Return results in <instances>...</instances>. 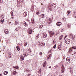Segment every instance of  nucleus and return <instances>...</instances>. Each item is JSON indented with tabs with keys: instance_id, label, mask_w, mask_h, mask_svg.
<instances>
[{
	"instance_id": "nucleus-15",
	"label": "nucleus",
	"mask_w": 76,
	"mask_h": 76,
	"mask_svg": "<svg viewBox=\"0 0 76 76\" xmlns=\"http://www.w3.org/2000/svg\"><path fill=\"white\" fill-rule=\"evenodd\" d=\"M23 17H26L27 16V13L26 12H24L23 14Z\"/></svg>"
},
{
	"instance_id": "nucleus-38",
	"label": "nucleus",
	"mask_w": 76,
	"mask_h": 76,
	"mask_svg": "<svg viewBox=\"0 0 76 76\" xmlns=\"http://www.w3.org/2000/svg\"><path fill=\"white\" fill-rule=\"evenodd\" d=\"M76 37V36L74 35V36L73 38V39H76V37Z\"/></svg>"
},
{
	"instance_id": "nucleus-19",
	"label": "nucleus",
	"mask_w": 76,
	"mask_h": 76,
	"mask_svg": "<svg viewBox=\"0 0 76 76\" xmlns=\"http://www.w3.org/2000/svg\"><path fill=\"white\" fill-rule=\"evenodd\" d=\"M7 74H8V72L7 71H4V75H7Z\"/></svg>"
},
{
	"instance_id": "nucleus-60",
	"label": "nucleus",
	"mask_w": 76,
	"mask_h": 76,
	"mask_svg": "<svg viewBox=\"0 0 76 76\" xmlns=\"http://www.w3.org/2000/svg\"><path fill=\"white\" fill-rule=\"evenodd\" d=\"M49 53H51V51H50L49 52Z\"/></svg>"
},
{
	"instance_id": "nucleus-13",
	"label": "nucleus",
	"mask_w": 76,
	"mask_h": 76,
	"mask_svg": "<svg viewBox=\"0 0 76 76\" xmlns=\"http://www.w3.org/2000/svg\"><path fill=\"white\" fill-rule=\"evenodd\" d=\"M61 22H58L56 23L57 26H60V25H61Z\"/></svg>"
},
{
	"instance_id": "nucleus-26",
	"label": "nucleus",
	"mask_w": 76,
	"mask_h": 76,
	"mask_svg": "<svg viewBox=\"0 0 76 76\" xmlns=\"http://www.w3.org/2000/svg\"><path fill=\"white\" fill-rule=\"evenodd\" d=\"M39 45H41L42 47H44V46H45V43H41V44H39Z\"/></svg>"
},
{
	"instance_id": "nucleus-5",
	"label": "nucleus",
	"mask_w": 76,
	"mask_h": 76,
	"mask_svg": "<svg viewBox=\"0 0 76 76\" xmlns=\"http://www.w3.org/2000/svg\"><path fill=\"white\" fill-rule=\"evenodd\" d=\"M19 45H20V46H18L16 47L18 51H19V50H20V46H21V45H20V44H19Z\"/></svg>"
},
{
	"instance_id": "nucleus-35",
	"label": "nucleus",
	"mask_w": 76,
	"mask_h": 76,
	"mask_svg": "<svg viewBox=\"0 0 76 76\" xmlns=\"http://www.w3.org/2000/svg\"><path fill=\"white\" fill-rule=\"evenodd\" d=\"M10 42V41L9 40H7V44H8L9 45V43Z\"/></svg>"
},
{
	"instance_id": "nucleus-61",
	"label": "nucleus",
	"mask_w": 76,
	"mask_h": 76,
	"mask_svg": "<svg viewBox=\"0 0 76 76\" xmlns=\"http://www.w3.org/2000/svg\"><path fill=\"white\" fill-rule=\"evenodd\" d=\"M63 58L64 59V57H63Z\"/></svg>"
},
{
	"instance_id": "nucleus-55",
	"label": "nucleus",
	"mask_w": 76,
	"mask_h": 76,
	"mask_svg": "<svg viewBox=\"0 0 76 76\" xmlns=\"http://www.w3.org/2000/svg\"><path fill=\"white\" fill-rule=\"evenodd\" d=\"M49 68H50V69H51V66H49Z\"/></svg>"
},
{
	"instance_id": "nucleus-57",
	"label": "nucleus",
	"mask_w": 76,
	"mask_h": 76,
	"mask_svg": "<svg viewBox=\"0 0 76 76\" xmlns=\"http://www.w3.org/2000/svg\"><path fill=\"white\" fill-rule=\"evenodd\" d=\"M27 72H29V70H27Z\"/></svg>"
},
{
	"instance_id": "nucleus-51",
	"label": "nucleus",
	"mask_w": 76,
	"mask_h": 76,
	"mask_svg": "<svg viewBox=\"0 0 76 76\" xmlns=\"http://www.w3.org/2000/svg\"><path fill=\"white\" fill-rule=\"evenodd\" d=\"M69 51L71 52V51H72V49L69 50Z\"/></svg>"
},
{
	"instance_id": "nucleus-3",
	"label": "nucleus",
	"mask_w": 76,
	"mask_h": 76,
	"mask_svg": "<svg viewBox=\"0 0 76 76\" xmlns=\"http://www.w3.org/2000/svg\"><path fill=\"white\" fill-rule=\"evenodd\" d=\"M49 9L50 10V11H52V10H53V6H51V4H50V5L48 7Z\"/></svg>"
},
{
	"instance_id": "nucleus-23",
	"label": "nucleus",
	"mask_w": 76,
	"mask_h": 76,
	"mask_svg": "<svg viewBox=\"0 0 76 76\" xmlns=\"http://www.w3.org/2000/svg\"><path fill=\"white\" fill-rule=\"evenodd\" d=\"M20 60L21 61L24 60V57H23V56H22L20 57Z\"/></svg>"
},
{
	"instance_id": "nucleus-40",
	"label": "nucleus",
	"mask_w": 76,
	"mask_h": 76,
	"mask_svg": "<svg viewBox=\"0 0 76 76\" xmlns=\"http://www.w3.org/2000/svg\"><path fill=\"white\" fill-rule=\"evenodd\" d=\"M25 54L26 56H28V53H27L26 52H25Z\"/></svg>"
},
{
	"instance_id": "nucleus-29",
	"label": "nucleus",
	"mask_w": 76,
	"mask_h": 76,
	"mask_svg": "<svg viewBox=\"0 0 76 76\" xmlns=\"http://www.w3.org/2000/svg\"><path fill=\"white\" fill-rule=\"evenodd\" d=\"M24 46L25 47H26L28 45V43L27 42H25L24 43Z\"/></svg>"
},
{
	"instance_id": "nucleus-39",
	"label": "nucleus",
	"mask_w": 76,
	"mask_h": 76,
	"mask_svg": "<svg viewBox=\"0 0 76 76\" xmlns=\"http://www.w3.org/2000/svg\"><path fill=\"white\" fill-rule=\"evenodd\" d=\"M39 55L40 56H42V52H40Z\"/></svg>"
},
{
	"instance_id": "nucleus-16",
	"label": "nucleus",
	"mask_w": 76,
	"mask_h": 76,
	"mask_svg": "<svg viewBox=\"0 0 76 76\" xmlns=\"http://www.w3.org/2000/svg\"><path fill=\"white\" fill-rule=\"evenodd\" d=\"M4 32H5V34H8L9 33V31L8 30L5 29L4 30Z\"/></svg>"
},
{
	"instance_id": "nucleus-11",
	"label": "nucleus",
	"mask_w": 76,
	"mask_h": 76,
	"mask_svg": "<svg viewBox=\"0 0 76 76\" xmlns=\"http://www.w3.org/2000/svg\"><path fill=\"white\" fill-rule=\"evenodd\" d=\"M28 32L29 33V34H32V30L31 29H28Z\"/></svg>"
},
{
	"instance_id": "nucleus-25",
	"label": "nucleus",
	"mask_w": 76,
	"mask_h": 76,
	"mask_svg": "<svg viewBox=\"0 0 76 76\" xmlns=\"http://www.w3.org/2000/svg\"><path fill=\"white\" fill-rule=\"evenodd\" d=\"M69 36L71 38H72V39H73V35H72V34H69Z\"/></svg>"
},
{
	"instance_id": "nucleus-59",
	"label": "nucleus",
	"mask_w": 76,
	"mask_h": 76,
	"mask_svg": "<svg viewBox=\"0 0 76 76\" xmlns=\"http://www.w3.org/2000/svg\"><path fill=\"white\" fill-rule=\"evenodd\" d=\"M38 43H39V44H40V42H38Z\"/></svg>"
},
{
	"instance_id": "nucleus-36",
	"label": "nucleus",
	"mask_w": 76,
	"mask_h": 76,
	"mask_svg": "<svg viewBox=\"0 0 76 76\" xmlns=\"http://www.w3.org/2000/svg\"><path fill=\"white\" fill-rule=\"evenodd\" d=\"M72 48V49H76V47L75 46H73Z\"/></svg>"
},
{
	"instance_id": "nucleus-1",
	"label": "nucleus",
	"mask_w": 76,
	"mask_h": 76,
	"mask_svg": "<svg viewBox=\"0 0 76 76\" xmlns=\"http://www.w3.org/2000/svg\"><path fill=\"white\" fill-rule=\"evenodd\" d=\"M65 43L67 44H69L70 43V40L69 39H66L65 41Z\"/></svg>"
},
{
	"instance_id": "nucleus-58",
	"label": "nucleus",
	"mask_w": 76,
	"mask_h": 76,
	"mask_svg": "<svg viewBox=\"0 0 76 76\" xmlns=\"http://www.w3.org/2000/svg\"><path fill=\"white\" fill-rule=\"evenodd\" d=\"M62 30H63V31H64V29L63 28L62 29Z\"/></svg>"
},
{
	"instance_id": "nucleus-54",
	"label": "nucleus",
	"mask_w": 76,
	"mask_h": 76,
	"mask_svg": "<svg viewBox=\"0 0 76 76\" xmlns=\"http://www.w3.org/2000/svg\"><path fill=\"white\" fill-rule=\"evenodd\" d=\"M8 23H9V24H10V23H12V22H8Z\"/></svg>"
},
{
	"instance_id": "nucleus-34",
	"label": "nucleus",
	"mask_w": 76,
	"mask_h": 76,
	"mask_svg": "<svg viewBox=\"0 0 76 76\" xmlns=\"http://www.w3.org/2000/svg\"><path fill=\"white\" fill-rule=\"evenodd\" d=\"M70 25H71L70 24H68L67 26L68 28H70Z\"/></svg>"
},
{
	"instance_id": "nucleus-43",
	"label": "nucleus",
	"mask_w": 76,
	"mask_h": 76,
	"mask_svg": "<svg viewBox=\"0 0 76 76\" xmlns=\"http://www.w3.org/2000/svg\"><path fill=\"white\" fill-rule=\"evenodd\" d=\"M36 37H37V38H38L39 37V34H38L36 36Z\"/></svg>"
},
{
	"instance_id": "nucleus-56",
	"label": "nucleus",
	"mask_w": 76,
	"mask_h": 76,
	"mask_svg": "<svg viewBox=\"0 0 76 76\" xmlns=\"http://www.w3.org/2000/svg\"><path fill=\"white\" fill-rule=\"evenodd\" d=\"M0 76H2V75L1 74H0Z\"/></svg>"
},
{
	"instance_id": "nucleus-30",
	"label": "nucleus",
	"mask_w": 76,
	"mask_h": 76,
	"mask_svg": "<svg viewBox=\"0 0 76 76\" xmlns=\"http://www.w3.org/2000/svg\"><path fill=\"white\" fill-rule=\"evenodd\" d=\"M16 73H17V72H16V71H14L13 73L14 75H16Z\"/></svg>"
},
{
	"instance_id": "nucleus-31",
	"label": "nucleus",
	"mask_w": 76,
	"mask_h": 76,
	"mask_svg": "<svg viewBox=\"0 0 76 76\" xmlns=\"http://www.w3.org/2000/svg\"><path fill=\"white\" fill-rule=\"evenodd\" d=\"M70 13V11H68L67 12V15H69Z\"/></svg>"
},
{
	"instance_id": "nucleus-28",
	"label": "nucleus",
	"mask_w": 76,
	"mask_h": 76,
	"mask_svg": "<svg viewBox=\"0 0 76 76\" xmlns=\"http://www.w3.org/2000/svg\"><path fill=\"white\" fill-rule=\"evenodd\" d=\"M66 61H69L70 63V59H69V58H66Z\"/></svg>"
},
{
	"instance_id": "nucleus-46",
	"label": "nucleus",
	"mask_w": 76,
	"mask_h": 76,
	"mask_svg": "<svg viewBox=\"0 0 76 76\" xmlns=\"http://www.w3.org/2000/svg\"><path fill=\"white\" fill-rule=\"evenodd\" d=\"M56 45L55 44L54 46H53L54 48H56Z\"/></svg>"
},
{
	"instance_id": "nucleus-53",
	"label": "nucleus",
	"mask_w": 76,
	"mask_h": 76,
	"mask_svg": "<svg viewBox=\"0 0 76 76\" xmlns=\"http://www.w3.org/2000/svg\"><path fill=\"white\" fill-rule=\"evenodd\" d=\"M30 75H31V74H28V75L27 76H30Z\"/></svg>"
},
{
	"instance_id": "nucleus-20",
	"label": "nucleus",
	"mask_w": 76,
	"mask_h": 76,
	"mask_svg": "<svg viewBox=\"0 0 76 76\" xmlns=\"http://www.w3.org/2000/svg\"><path fill=\"white\" fill-rule=\"evenodd\" d=\"M63 35H62L59 38V40H61L63 38Z\"/></svg>"
},
{
	"instance_id": "nucleus-44",
	"label": "nucleus",
	"mask_w": 76,
	"mask_h": 76,
	"mask_svg": "<svg viewBox=\"0 0 76 76\" xmlns=\"http://www.w3.org/2000/svg\"><path fill=\"white\" fill-rule=\"evenodd\" d=\"M0 66H3V63H0Z\"/></svg>"
},
{
	"instance_id": "nucleus-32",
	"label": "nucleus",
	"mask_w": 76,
	"mask_h": 76,
	"mask_svg": "<svg viewBox=\"0 0 76 76\" xmlns=\"http://www.w3.org/2000/svg\"><path fill=\"white\" fill-rule=\"evenodd\" d=\"M59 47H58V50H61V48H60V47H61V46L60 45H59Z\"/></svg>"
},
{
	"instance_id": "nucleus-4",
	"label": "nucleus",
	"mask_w": 76,
	"mask_h": 76,
	"mask_svg": "<svg viewBox=\"0 0 76 76\" xmlns=\"http://www.w3.org/2000/svg\"><path fill=\"white\" fill-rule=\"evenodd\" d=\"M4 19H1L0 21V23L1 24H3L4 23Z\"/></svg>"
},
{
	"instance_id": "nucleus-62",
	"label": "nucleus",
	"mask_w": 76,
	"mask_h": 76,
	"mask_svg": "<svg viewBox=\"0 0 76 76\" xmlns=\"http://www.w3.org/2000/svg\"><path fill=\"white\" fill-rule=\"evenodd\" d=\"M32 23H33V24H34V23L32 22Z\"/></svg>"
},
{
	"instance_id": "nucleus-52",
	"label": "nucleus",
	"mask_w": 76,
	"mask_h": 76,
	"mask_svg": "<svg viewBox=\"0 0 76 76\" xmlns=\"http://www.w3.org/2000/svg\"><path fill=\"white\" fill-rule=\"evenodd\" d=\"M61 32H63V30H62V29H61Z\"/></svg>"
},
{
	"instance_id": "nucleus-27",
	"label": "nucleus",
	"mask_w": 76,
	"mask_h": 76,
	"mask_svg": "<svg viewBox=\"0 0 76 76\" xmlns=\"http://www.w3.org/2000/svg\"><path fill=\"white\" fill-rule=\"evenodd\" d=\"M18 67H19V66H18L13 67V68H14V69H18Z\"/></svg>"
},
{
	"instance_id": "nucleus-2",
	"label": "nucleus",
	"mask_w": 76,
	"mask_h": 76,
	"mask_svg": "<svg viewBox=\"0 0 76 76\" xmlns=\"http://www.w3.org/2000/svg\"><path fill=\"white\" fill-rule=\"evenodd\" d=\"M54 34H55V32H54L53 31H50V37L52 38Z\"/></svg>"
},
{
	"instance_id": "nucleus-45",
	"label": "nucleus",
	"mask_w": 76,
	"mask_h": 76,
	"mask_svg": "<svg viewBox=\"0 0 76 76\" xmlns=\"http://www.w3.org/2000/svg\"><path fill=\"white\" fill-rule=\"evenodd\" d=\"M11 16H13V12H11Z\"/></svg>"
},
{
	"instance_id": "nucleus-41",
	"label": "nucleus",
	"mask_w": 76,
	"mask_h": 76,
	"mask_svg": "<svg viewBox=\"0 0 76 76\" xmlns=\"http://www.w3.org/2000/svg\"><path fill=\"white\" fill-rule=\"evenodd\" d=\"M43 27V25H41L39 26L40 28H42Z\"/></svg>"
},
{
	"instance_id": "nucleus-12",
	"label": "nucleus",
	"mask_w": 76,
	"mask_h": 76,
	"mask_svg": "<svg viewBox=\"0 0 76 76\" xmlns=\"http://www.w3.org/2000/svg\"><path fill=\"white\" fill-rule=\"evenodd\" d=\"M52 56V55L51 54H50V55H48V60H49V59H51Z\"/></svg>"
},
{
	"instance_id": "nucleus-8",
	"label": "nucleus",
	"mask_w": 76,
	"mask_h": 76,
	"mask_svg": "<svg viewBox=\"0 0 76 76\" xmlns=\"http://www.w3.org/2000/svg\"><path fill=\"white\" fill-rule=\"evenodd\" d=\"M47 36V34H46V33H43V37L44 38H45Z\"/></svg>"
},
{
	"instance_id": "nucleus-48",
	"label": "nucleus",
	"mask_w": 76,
	"mask_h": 76,
	"mask_svg": "<svg viewBox=\"0 0 76 76\" xmlns=\"http://www.w3.org/2000/svg\"><path fill=\"white\" fill-rule=\"evenodd\" d=\"M3 2V0H0V3H2Z\"/></svg>"
},
{
	"instance_id": "nucleus-33",
	"label": "nucleus",
	"mask_w": 76,
	"mask_h": 76,
	"mask_svg": "<svg viewBox=\"0 0 76 76\" xmlns=\"http://www.w3.org/2000/svg\"><path fill=\"white\" fill-rule=\"evenodd\" d=\"M57 67H58V65H56V66H54V68L56 69H57Z\"/></svg>"
},
{
	"instance_id": "nucleus-7",
	"label": "nucleus",
	"mask_w": 76,
	"mask_h": 76,
	"mask_svg": "<svg viewBox=\"0 0 76 76\" xmlns=\"http://www.w3.org/2000/svg\"><path fill=\"white\" fill-rule=\"evenodd\" d=\"M51 6H52L53 8H55L57 6V5L55 3H53V5L51 4Z\"/></svg>"
},
{
	"instance_id": "nucleus-21",
	"label": "nucleus",
	"mask_w": 76,
	"mask_h": 76,
	"mask_svg": "<svg viewBox=\"0 0 76 76\" xmlns=\"http://www.w3.org/2000/svg\"><path fill=\"white\" fill-rule=\"evenodd\" d=\"M45 17V15H44V14H41L40 15V17L41 18H44Z\"/></svg>"
},
{
	"instance_id": "nucleus-17",
	"label": "nucleus",
	"mask_w": 76,
	"mask_h": 76,
	"mask_svg": "<svg viewBox=\"0 0 76 76\" xmlns=\"http://www.w3.org/2000/svg\"><path fill=\"white\" fill-rule=\"evenodd\" d=\"M62 72L63 73L64 72V67L63 66H62Z\"/></svg>"
},
{
	"instance_id": "nucleus-22",
	"label": "nucleus",
	"mask_w": 76,
	"mask_h": 76,
	"mask_svg": "<svg viewBox=\"0 0 76 76\" xmlns=\"http://www.w3.org/2000/svg\"><path fill=\"white\" fill-rule=\"evenodd\" d=\"M47 65V63H46V62H45L44 64H43V67H45Z\"/></svg>"
},
{
	"instance_id": "nucleus-42",
	"label": "nucleus",
	"mask_w": 76,
	"mask_h": 76,
	"mask_svg": "<svg viewBox=\"0 0 76 76\" xmlns=\"http://www.w3.org/2000/svg\"><path fill=\"white\" fill-rule=\"evenodd\" d=\"M25 26H28V24H27L26 23V22H25Z\"/></svg>"
},
{
	"instance_id": "nucleus-24",
	"label": "nucleus",
	"mask_w": 76,
	"mask_h": 76,
	"mask_svg": "<svg viewBox=\"0 0 76 76\" xmlns=\"http://www.w3.org/2000/svg\"><path fill=\"white\" fill-rule=\"evenodd\" d=\"M73 16L74 18H76V11L75 12H74V14H73Z\"/></svg>"
},
{
	"instance_id": "nucleus-6",
	"label": "nucleus",
	"mask_w": 76,
	"mask_h": 76,
	"mask_svg": "<svg viewBox=\"0 0 76 76\" xmlns=\"http://www.w3.org/2000/svg\"><path fill=\"white\" fill-rule=\"evenodd\" d=\"M8 56L9 58H12V54L11 53H9L8 54Z\"/></svg>"
},
{
	"instance_id": "nucleus-9",
	"label": "nucleus",
	"mask_w": 76,
	"mask_h": 76,
	"mask_svg": "<svg viewBox=\"0 0 76 76\" xmlns=\"http://www.w3.org/2000/svg\"><path fill=\"white\" fill-rule=\"evenodd\" d=\"M27 52L28 53L29 55L30 56H31V49H29L27 50Z\"/></svg>"
},
{
	"instance_id": "nucleus-49",
	"label": "nucleus",
	"mask_w": 76,
	"mask_h": 76,
	"mask_svg": "<svg viewBox=\"0 0 76 76\" xmlns=\"http://www.w3.org/2000/svg\"><path fill=\"white\" fill-rule=\"evenodd\" d=\"M67 37V35H66L64 37V39H65V38H66V37Z\"/></svg>"
},
{
	"instance_id": "nucleus-18",
	"label": "nucleus",
	"mask_w": 76,
	"mask_h": 76,
	"mask_svg": "<svg viewBox=\"0 0 76 76\" xmlns=\"http://www.w3.org/2000/svg\"><path fill=\"white\" fill-rule=\"evenodd\" d=\"M20 27L19 26L18 27L16 28V29H15V30L17 31H19V30H20Z\"/></svg>"
},
{
	"instance_id": "nucleus-47",
	"label": "nucleus",
	"mask_w": 76,
	"mask_h": 76,
	"mask_svg": "<svg viewBox=\"0 0 76 76\" xmlns=\"http://www.w3.org/2000/svg\"><path fill=\"white\" fill-rule=\"evenodd\" d=\"M39 12H37L36 14L37 15H39Z\"/></svg>"
},
{
	"instance_id": "nucleus-10",
	"label": "nucleus",
	"mask_w": 76,
	"mask_h": 76,
	"mask_svg": "<svg viewBox=\"0 0 76 76\" xmlns=\"http://www.w3.org/2000/svg\"><path fill=\"white\" fill-rule=\"evenodd\" d=\"M51 22V18H49V19L48 20V24H50Z\"/></svg>"
},
{
	"instance_id": "nucleus-50",
	"label": "nucleus",
	"mask_w": 76,
	"mask_h": 76,
	"mask_svg": "<svg viewBox=\"0 0 76 76\" xmlns=\"http://www.w3.org/2000/svg\"><path fill=\"white\" fill-rule=\"evenodd\" d=\"M53 42H56V40H55V39H54L53 41Z\"/></svg>"
},
{
	"instance_id": "nucleus-37",
	"label": "nucleus",
	"mask_w": 76,
	"mask_h": 76,
	"mask_svg": "<svg viewBox=\"0 0 76 76\" xmlns=\"http://www.w3.org/2000/svg\"><path fill=\"white\" fill-rule=\"evenodd\" d=\"M15 23L16 24V25H18V24L19 23H18V22H17L16 21H15Z\"/></svg>"
},
{
	"instance_id": "nucleus-14",
	"label": "nucleus",
	"mask_w": 76,
	"mask_h": 76,
	"mask_svg": "<svg viewBox=\"0 0 76 76\" xmlns=\"http://www.w3.org/2000/svg\"><path fill=\"white\" fill-rule=\"evenodd\" d=\"M38 74L39 75V76H42V74H41V72L40 70H39L38 71Z\"/></svg>"
}]
</instances>
